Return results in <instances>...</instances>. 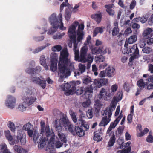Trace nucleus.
Here are the masks:
<instances>
[{"label":"nucleus","mask_w":153,"mask_h":153,"mask_svg":"<svg viewBox=\"0 0 153 153\" xmlns=\"http://www.w3.org/2000/svg\"><path fill=\"white\" fill-rule=\"evenodd\" d=\"M69 53L67 49H63L60 52L58 62V74L61 79L66 78L70 75L69 70H73L74 64L71 62L69 59Z\"/></svg>","instance_id":"obj_1"},{"label":"nucleus","mask_w":153,"mask_h":153,"mask_svg":"<svg viewBox=\"0 0 153 153\" xmlns=\"http://www.w3.org/2000/svg\"><path fill=\"white\" fill-rule=\"evenodd\" d=\"M57 125L56 129L58 130H61L62 127L64 126L66 131L71 132L74 136L77 135L79 137H82L85 135V131L83 129L76 126L74 127L73 125L66 117L63 116L61 118L60 121L59 120Z\"/></svg>","instance_id":"obj_2"},{"label":"nucleus","mask_w":153,"mask_h":153,"mask_svg":"<svg viewBox=\"0 0 153 153\" xmlns=\"http://www.w3.org/2000/svg\"><path fill=\"white\" fill-rule=\"evenodd\" d=\"M77 43L74 45L73 50L74 52L75 60L83 63H85L87 62L90 63H91L93 60V58L90 54L88 55V48L87 46H84L81 48L80 55L79 50L77 49Z\"/></svg>","instance_id":"obj_3"},{"label":"nucleus","mask_w":153,"mask_h":153,"mask_svg":"<svg viewBox=\"0 0 153 153\" xmlns=\"http://www.w3.org/2000/svg\"><path fill=\"white\" fill-rule=\"evenodd\" d=\"M49 21L51 25L52 26L48 32L49 35L53 34L57 30L59 24L60 28L62 30H65L66 28L63 27L62 23V15L61 13L59 14L58 18H57L56 14L54 13L51 14L49 18Z\"/></svg>","instance_id":"obj_4"},{"label":"nucleus","mask_w":153,"mask_h":153,"mask_svg":"<svg viewBox=\"0 0 153 153\" xmlns=\"http://www.w3.org/2000/svg\"><path fill=\"white\" fill-rule=\"evenodd\" d=\"M41 129L39 133L35 131L33 135V139L35 143H39L38 146L40 148H43L45 145V141L47 140L46 137L43 136L45 133V123L44 121L42 120L40 122Z\"/></svg>","instance_id":"obj_5"},{"label":"nucleus","mask_w":153,"mask_h":153,"mask_svg":"<svg viewBox=\"0 0 153 153\" xmlns=\"http://www.w3.org/2000/svg\"><path fill=\"white\" fill-rule=\"evenodd\" d=\"M79 25V22L76 21L72 24L68 28V35L70 39L73 42L74 45L77 43L76 41V29Z\"/></svg>","instance_id":"obj_6"},{"label":"nucleus","mask_w":153,"mask_h":153,"mask_svg":"<svg viewBox=\"0 0 153 153\" xmlns=\"http://www.w3.org/2000/svg\"><path fill=\"white\" fill-rule=\"evenodd\" d=\"M124 47L126 48L128 53H131L133 54L134 58H137L139 55V51L137 44L134 45L131 48L128 45V44L125 42Z\"/></svg>","instance_id":"obj_7"},{"label":"nucleus","mask_w":153,"mask_h":153,"mask_svg":"<svg viewBox=\"0 0 153 153\" xmlns=\"http://www.w3.org/2000/svg\"><path fill=\"white\" fill-rule=\"evenodd\" d=\"M16 101V99L14 97L8 95L5 102L6 105L10 108L13 109L14 107Z\"/></svg>","instance_id":"obj_8"},{"label":"nucleus","mask_w":153,"mask_h":153,"mask_svg":"<svg viewBox=\"0 0 153 153\" xmlns=\"http://www.w3.org/2000/svg\"><path fill=\"white\" fill-rule=\"evenodd\" d=\"M112 95V94L110 93L108 94L105 89L102 88L100 91L98 97L100 99H102L105 100H108L111 98V96Z\"/></svg>","instance_id":"obj_9"},{"label":"nucleus","mask_w":153,"mask_h":153,"mask_svg":"<svg viewBox=\"0 0 153 153\" xmlns=\"http://www.w3.org/2000/svg\"><path fill=\"white\" fill-rule=\"evenodd\" d=\"M60 120L61 118L59 119H56L55 120V121L54 126L56 130L58 131V136L59 137V139L62 142L64 143H66L67 142L66 138L64 134L60 132V131L62 130L63 126L62 127V129L60 131L56 129V125H57V122L59 121V120L60 121Z\"/></svg>","instance_id":"obj_10"},{"label":"nucleus","mask_w":153,"mask_h":153,"mask_svg":"<svg viewBox=\"0 0 153 153\" xmlns=\"http://www.w3.org/2000/svg\"><path fill=\"white\" fill-rule=\"evenodd\" d=\"M108 81V79L106 78H102L99 80L95 79L94 82V85L97 87L100 88L107 84Z\"/></svg>","instance_id":"obj_11"},{"label":"nucleus","mask_w":153,"mask_h":153,"mask_svg":"<svg viewBox=\"0 0 153 153\" xmlns=\"http://www.w3.org/2000/svg\"><path fill=\"white\" fill-rule=\"evenodd\" d=\"M23 103H25L28 105L30 106L33 104L36 100V98L33 97H24L22 98Z\"/></svg>","instance_id":"obj_12"},{"label":"nucleus","mask_w":153,"mask_h":153,"mask_svg":"<svg viewBox=\"0 0 153 153\" xmlns=\"http://www.w3.org/2000/svg\"><path fill=\"white\" fill-rule=\"evenodd\" d=\"M143 77L146 78L147 81L151 82V84H149L147 87V89L149 90L153 89V75H150L148 74H144Z\"/></svg>","instance_id":"obj_13"},{"label":"nucleus","mask_w":153,"mask_h":153,"mask_svg":"<svg viewBox=\"0 0 153 153\" xmlns=\"http://www.w3.org/2000/svg\"><path fill=\"white\" fill-rule=\"evenodd\" d=\"M77 124L79 125L81 128H83V130L84 131L88 130L89 128V125L82 118V117L78 119Z\"/></svg>","instance_id":"obj_14"},{"label":"nucleus","mask_w":153,"mask_h":153,"mask_svg":"<svg viewBox=\"0 0 153 153\" xmlns=\"http://www.w3.org/2000/svg\"><path fill=\"white\" fill-rule=\"evenodd\" d=\"M16 138V141L17 143L20 142L21 145H25L26 143V139L25 137L23 136V135L21 133H18Z\"/></svg>","instance_id":"obj_15"},{"label":"nucleus","mask_w":153,"mask_h":153,"mask_svg":"<svg viewBox=\"0 0 153 153\" xmlns=\"http://www.w3.org/2000/svg\"><path fill=\"white\" fill-rule=\"evenodd\" d=\"M115 69L112 67L109 66L106 68V74L109 77L113 76L115 74Z\"/></svg>","instance_id":"obj_16"},{"label":"nucleus","mask_w":153,"mask_h":153,"mask_svg":"<svg viewBox=\"0 0 153 153\" xmlns=\"http://www.w3.org/2000/svg\"><path fill=\"white\" fill-rule=\"evenodd\" d=\"M110 118L108 117L107 116H105L102 118V120L99 124L100 126H105L110 122Z\"/></svg>","instance_id":"obj_17"},{"label":"nucleus","mask_w":153,"mask_h":153,"mask_svg":"<svg viewBox=\"0 0 153 153\" xmlns=\"http://www.w3.org/2000/svg\"><path fill=\"white\" fill-rule=\"evenodd\" d=\"M113 5V4H111L105 5V7L106 9V11L110 16H113L115 13L114 10L112 9Z\"/></svg>","instance_id":"obj_18"},{"label":"nucleus","mask_w":153,"mask_h":153,"mask_svg":"<svg viewBox=\"0 0 153 153\" xmlns=\"http://www.w3.org/2000/svg\"><path fill=\"white\" fill-rule=\"evenodd\" d=\"M103 46H100L97 48L94 47L92 48L91 51L93 54H97L102 53Z\"/></svg>","instance_id":"obj_19"},{"label":"nucleus","mask_w":153,"mask_h":153,"mask_svg":"<svg viewBox=\"0 0 153 153\" xmlns=\"http://www.w3.org/2000/svg\"><path fill=\"white\" fill-rule=\"evenodd\" d=\"M13 149L16 152V153H27L26 150L19 146L15 145L14 146Z\"/></svg>","instance_id":"obj_20"},{"label":"nucleus","mask_w":153,"mask_h":153,"mask_svg":"<svg viewBox=\"0 0 153 153\" xmlns=\"http://www.w3.org/2000/svg\"><path fill=\"white\" fill-rule=\"evenodd\" d=\"M137 85L141 89L144 88L145 85L147 86L149 84L148 82H147L145 83L143 79H140L137 82Z\"/></svg>","instance_id":"obj_21"},{"label":"nucleus","mask_w":153,"mask_h":153,"mask_svg":"<svg viewBox=\"0 0 153 153\" xmlns=\"http://www.w3.org/2000/svg\"><path fill=\"white\" fill-rule=\"evenodd\" d=\"M152 31V30L151 28L146 29L144 31L143 33V36L145 38H148L149 37H152V35L151 33Z\"/></svg>","instance_id":"obj_22"},{"label":"nucleus","mask_w":153,"mask_h":153,"mask_svg":"<svg viewBox=\"0 0 153 153\" xmlns=\"http://www.w3.org/2000/svg\"><path fill=\"white\" fill-rule=\"evenodd\" d=\"M76 85H74V86L72 87L71 89L66 91L65 93L66 96H68L70 94H73L75 93H76Z\"/></svg>","instance_id":"obj_23"},{"label":"nucleus","mask_w":153,"mask_h":153,"mask_svg":"<svg viewBox=\"0 0 153 153\" xmlns=\"http://www.w3.org/2000/svg\"><path fill=\"white\" fill-rule=\"evenodd\" d=\"M102 17L101 13L99 14H94L91 16L92 18L96 20L97 22L99 23L101 21Z\"/></svg>","instance_id":"obj_24"},{"label":"nucleus","mask_w":153,"mask_h":153,"mask_svg":"<svg viewBox=\"0 0 153 153\" xmlns=\"http://www.w3.org/2000/svg\"><path fill=\"white\" fill-rule=\"evenodd\" d=\"M58 56L56 53H51L50 57L51 62H57Z\"/></svg>","instance_id":"obj_25"},{"label":"nucleus","mask_w":153,"mask_h":153,"mask_svg":"<svg viewBox=\"0 0 153 153\" xmlns=\"http://www.w3.org/2000/svg\"><path fill=\"white\" fill-rule=\"evenodd\" d=\"M118 123V122L115 121V120H114V122H111V123L109 127L107 130V133H109L112 129L115 128Z\"/></svg>","instance_id":"obj_26"},{"label":"nucleus","mask_w":153,"mask_h":153,"mask_svg":"<svg viewBox=\"0 0 153 153\" xmlns=\"http://www.w3.org/2000/svg\"><path fill=\"white\" fill-rule=\"evenodd\" d=\"M103 29L102 28L100 27H97L95 28L94 30L93 37H95L100 33L103 32Z\"/></svg>","instance_id":"obj_27"},{"label":"nucleus","mask_w":153,"mask_h":153,"mask_svg":"<svg viewBox=\"0 0 153 153\" xmlns=\"http://www.w3.org/2000/svg\"><path fill=\"white\" fill-rule=\"evenodd\" d=\"M71 15V12L68 8H67L65 10V18L66 20L69 21Z\"/></svg>","instance_id":"obj_28"},{"label":"nucleus","mask_w":153,"mask_h":153,"mask_svg":"<svg viewBox=\"0 0 153 153\" xmlns=\"http://www.w3.org/2000/svg\"><path fill=\"white\" fill-rule=\"evenodd\" d=\"M137 39V36L136 35H133L131 36L128 39V41L126 42L128 44H132L135 42Z\"/></svg>","instance_id":"obj_29"},{"label":"nucleus","mask_w":153,"mask_h":153,"mask_svg":"<svg viewBox=\"0 0 153 153\" xmlns=\"http://www.w3.org/2000/svg\"><path fill=\"white\" fill-rule=\"evenodd\" d=\"M122 98V93L121 92H119L117 94L116 97H114L113 100L114 102H118L121 100Z\"/></svg>","instance_id":"obj_30"},{"label":"nucleus","mask_w":153,"mask_h":153,"mask_svg":"<svg viewBox=\"0 0 153 153\" xmlns=\"http://www.w3.org/2000/svg\"><path fill=\"white\" fill-rule=\"evenodd\" d=\"M65 35L64 32L58 33L53 35L52 38L54 39H61Z\"/></svg>","instance_id":"obj_31"},{"label":"nucleus","mask_w":153,"mask_h":153,"mask_svg":"<svg viewBox=\"0 0 153 153\" xmlns=\"http://www.w3.org/2000/svg\"><path fill=\"white\" fill-rule=\"evenodd\" d=\"M116 140L115 135L113 134L110 137L108 143V145L109 147H111L113 146Z\"/></svg>","instance_id":"obj_32"},{"label":"nucleus","mask_w":153,"mask_h":153,"mask_svg":"<svg viewBox=\"0 0 153 153\" xmlns=\"http://www.w3.org/2000/svg\"><path fill=\"white\" fill-rule=\"evenodd\" d=\"M100 134V132L95 133L93 137L94 140L95 141H97V142L101 141L102 138L101 137Z\"/></svg>","instance_id":"obj_33"},{"label":"nucleus","mask_w":153,"mask_h":153,"mask_svg":"<svg viewBox=\"0 0 153 153\" xmlns=\"http://www.w3.org/2000/svg\"><path fill=\"white\" fill-rule=\"evenodd\" d=\"M5 136L9 141H12L13 138L12 135L10 134V132L9 130L5 131Z\"/></svg>","instance_id":"obj_34"},{"label":"nucleus","mask_w":153,"mask_h":153,"mask_svg":"<svg viewBox=\"0 0 153 153\" xmlns=\"http://www.w3.org/2000/svg\"><path fill=\"white\" fill-rule=\"evenodd\" d=\"M84 33L83 32H81L80 31H77V41L78 42H79L81 40L83 39L84 36Z\"/></svg>","instance_id":"obj_35"},{"label":"nucleus","mask_w":153,"mask_h":153,"mask_svg":"<svg viewBox=\"0 0 153 153\" xmlns=\"http://www.w3.org/2000/svg\"><path fill=\"white\" fill-rule=\"evenodd\" d=\"M57 63L51 62L50 70L54 72L56 70Z\"/></svg>","instance_id":"obj_36"},{"label":"nucleus","mask_w":153,"mask_h":153,"mask_svg":"<svg viewBox=\"0 0 153 153\" xmlns=\"http://www.w3.org/2000/svg\"><path fill=\"white\" fill-rule=\"evenodd\" d=\"M123 129L122 127H119L117 130V131L116 132V137H120L122 135Z\"/></svg>","instance_id":"obj_37"},{"label":"nucleus","mask_w":153,"mask_h":153,"mask_svg":"<svg viewBox=\"0 0 153 153\" xmlns=\"http://www.w3.org/2000/svg\"><path fill=\"white\" fill-rule=\"evenodd\" d=\"M70 114L71 116V118L74 123H76L77 121V119L75 113L71 111L70 112Z\"/></svg>","instance_id":"obj_38"},{"label":"nucleus","mask_w":153,"mask_h":153,"mask_svg":"<svg viewBox=\"0 0 153 153\" xmlns=\"http://www.w3.org/2000/svg\"><path fill=\"white\" fill-rule=\"evenodd\" d=\"M105 116H108V117L110 118L112 115V112L110 108H106L104 111Z\"/></svg>","instance_id":"obj_39"},{"label":"nucleus","mask_w":153,"mask_h":153,"mask_svg":"<svg viewBox=\"0 0 153 153\" xmlns=\"http://www.w3.org/2000/svg\"><path fill=\"white\" fill-rule=\"evenodd\" d=\"M71 87V85L70 84L68 83H65V84L63 85H62V88L64 91H67L68 90H69Z\"/></svg>","instance_id":"obj_40"},{"label":"nucleus","mask_w":153,"mask_h":153,"mask_svg":"<svg viewBox=\"0 0 153 153\" xmlns=\"http://www.w3.org/2000/svg\"><path fill=\"white\" fill-rule=\"evenodd\" d=\"M8 149L6 145L4 143H2L0 144V150L3 152L5 151H7Z\"/></svg>","instance_id":"obj_41"},{"label":"nucleus","mask_w":153,"mask_h":153,"mask_svg":"<svg viewBox=\"0 0 153 153\" xmlns=\"http://www.w3.org/2000/svg\"><path fill=\"white\" fill-rule=\"evenodd\" d=\"M84 94H86L87 93L90 94L93 92L92 88L91 87H87L84 88Z\"/></svg>","instance_id":"obj_42"},{"label":"nucleus","mask_w":153,"mask_h":153,"mask_svg":"<svg viewBox=\"0 0 153 153\" xmlns=\"http://www.w3.org/2000/svg\"><path fill=\"white\" fill-rule=\"evenodd\" d=\"M96 60L99 62H103L105 60V58L104 56L102 55H99L95 57Z\"/></svg>","instance_id":"obj_43"},{"label":"nucleus","mask_w":153,"mask_h":153,"mask_svg":"<svg viewBox=\"0 0 153 153\" xmlns=\"http://www.w3.org/2000/svg\"><path fill=\"white\" fill-rule=\"evenodd\" d=\"M91 82H92L91 78L89 77L84 78L83 79V83L86 85H87Z\"/></svg>","instance_id":"obj_44"},{"label":"nucleus","mask_w":153,"mask_h":153,"mask_svg":"<svg viewBox=\"0 0 153 153\" xmlns=\"http://www.w3.org/2000/svg\"><path fill=\"white\" fill-rule=\"evenodd\" d=\"M45 131L46 132V135L47 136V137H46V139L47 140L45 141V144L46 143V142L48 140V137H49V136L50 135V128L49 127H48L47 126H46L45 129Z\"/></svg>","instance_id":"obj_45"},{"label":"nucleus","mask_w":153,"mask_h":153,"mask_svg":"<svg viewBox=\"0 0 153 153\" xmlns=\"http://www.w3.org/2000/svg\"><path fill=\"white\" fill-rule=\"evenodd\" d=\"M86 115L89 119L92 118L93 116V111L92 109H88L86 113Z\"/></svg>","instance_id":"obj_46"},{"label":"nucleus","mask_w":153,"mask_h":153,"mask_svg":"<svg viewBox=\"0 0 153 153\" xmlns=\"http://www.w3.org/2000/svg\"><path fill=\"white\" fill-rule=\"evenodd\" d=\"M8 125L10 129L12 131L14 132L15 131V126L13 122H9Z\"/></svg>","instance_id":"obj_47"},{"label":"nucleus","mask_w":153,"mask_h":153,"mask_svg":"<svg viewBox=\"0 0 153 153\" xmlns=\"http://www.w3.org/2000/svg\"><path fill=\"white\" fill-rule=\"evenodd\" d=\"M79 68L81 73L84 72L86 69V66L85 65L80 64L79 65Z\"/></svg>","instance_id":"obj_48"},{"label":"nucleus","mask_w":153,"mask_h":153,"mask_svg":"<svg viewBox=\"0 0 153 153\" xmlns=\"http://www.w3.org/2000/svg\"><path fill=\"white\" fill-rule=\"evenodd\" d=\"M31 124L30 123H28L25 125H24L23 127V130L28 131L31 130Z\"/></svg>","instance_id":"obj_49"},{"label":"nucleus","mask_w":153,"mask_h":153,"mask_svg":"<svg viewBox=\"0 0 153 153\" xmlns=\"http://www.w3.org/2000/svg\"><path fill=\"white\" fill-rule=\"evenodd\" d=\"M62 49V48L60 45H59L56 46H54L52 48V50L54 51H59Z\"/></svg>","instance_id":"obj_50"},{"label":"nucleus","mask_w":153,"mask_h":153,"mask_svg":"<svg viewBox=\"0 0 153 153\" xmlns=\"http://www.w3.org/2000/svg\"><path fill=\"white\" fill-rule=\"evenodd\" d=\"M38 85L42 87L43 89H45L46 86V81L41 80Z\"/></svg>","instance_id":"obj_51"},{"label":"nucleus","mask_w":153,"mask_h":153,"mask_svg":"<svg viewBox=\"0 0 153 153\" xmlns=\"http://www.w3.org/2000/svg\"><path fill=\"white\" fill-rule=\"evenodd\" d=\"M26 71L27 73L32 75H33L35 74L34 68H28L26 70Z\"/></svg>","instance_id":"obj_52"},{"label":"nucleus","mask_w":153,"mask_h":153,"mask_svg":"<svg viewBox=\"0 0 153 153\" xmlns=\"http://www.w3.org/2000/svg\"><path fill=\"white\" fill-rule=\"evenodd\" d=\"M84 88L83 87H80L77 89H76V93L77 95H80L84 92Z\"/></svg>","instance_id":"obj_53"},{"label":"nucleus","mask_w":153,"mask_h":153,"mask_svg":"<svg viewBox=\"0 0 153 153\" xmlns=\"http://www.w3.org/2000/svg\"><path fill=\"white\" fill-rule=\"evenodd\" d=\"M46 46H43L38 48L36 49L33 51V53H36L38 52L41 51L42 50L44 49L45 47Z\"/></svg>","instance_id":"obj_54"},{"label":"nucleus","mask_w":153,"mask_h":153,"mask_svg":"<svg viewBox=\"0 0 153 153\" xmlns=\"http://www.w3.org/2000/svg\"><path fill=\"white\" fill-rule=\"evenodd\" d=\"M31 80L33 83L38 84L40 81L41 79L38 77H33L31 78Z\"/></svg>","instance_id":"obj_55"},{"label":"nucleus","mask_w":153,"mask_h":153,"mask_svg":"<svg viewBox=\"0 0 153 153\" xmlns=\"http://www.w3.org/2000/svg\"><path fill=\"white\" fill-rule=\"evenodd\" d=\"M119 30L118 28H114L112 30V35L113 36H116L119 33Z\"/></svg>","instance_id":"obj_56"},{"label":"nucleus","mask_w":153,"mask_h":153,"mask_svg":"<svg viewBox=\"0 0 153 153\" xmlns=\"http://www.w3.org/2000/svg\"><path fill=\"white\" fill-rule=\"evenodd\" d=\"M90 100H88L86 102H83L82 104V105L84 107H87L90 105Z\"/></svg>","instance_id":"obj_57"},{"label":"nucleus","mask_w":153,"mask_h":153,"mask_svg":"<svg viewBox=\"0 0 153 153\" xmlns=\"http://www.w3.org/2000/svg\"><path fill=\"white\" fill-rule=\"evenodd\" d=\"M146 141L149 143H152L153 142V136L149 134L146 138Z\"/></svg>","instance_id":"obj_58"},{"label":"nucleus","mask_w":153,"mask_h":153,"mask_svg":"<svg viewBox=\"0 0 153 153\" xmlns=\"http://www.w3.org/2000/svg\"><path fill=\"white\" fill-rule=\"evenodd\" d=\"M136 2L135 0H133L130 5V8L131 9H133L135 7Z\"/></svg>","instance_id":"obj_59"},{"label":"nucleus","mask_w":153,"mask_h":153,"mask_svg":"<svg viewBox=\"0 0 153 153\" xmlns=\"http://www.w3.org/2000/svg\"><path fill=\"white\" fill-rule=\"evenodd\" d=\"M150 48L149 47H145L142 49V51L144 53H149L150 52Z\"/></svg>","instance_id":"obj_60"},{"label":"nucleus","mask_w":153,"mask_h":153,"mask_svg":"<svg viewBox=\"0 0 153 153\" xmlns=\"http://www.w3.org/2000/svg\"><path fill=\"white\" fill-rule=\"evenodd\" d=\"M24 104L23 103V104L22 103L19 105L18 108L20 111H23L25 110L26 106L24 105Z\"/></svg>","instance_id":"obj_61"},{"label":"nucleus","mask_w":153,"mask_h":153,"mask_svg":"<svg viewBox=\"0 0 153 153\" xmlns=\"http://www.w3.org/2000/svg\"><path fill=\"white\" fill-rule=\"evenodd\" d=\"M40 62L41 64L46 62V60L45 57L44 55L41 56L40 58Z\"/></svg>","instance_id":"obj_62"},{"label":"nucleus","mask_w":153,"mask_h":153,"mask_svg":"<svg viewBox=\"0 0 153 153\" xmlns=\"http://www.w3.org/2000/svg\"><path fill=\"white\" fill-rule=\"evenodd\" d=\"M151 37H149L146 40L147 43L149 45H151L153 44V38H151Z\"/></svg>","instance_id":"obj_63"},{"label":"nucleus","mask_w":153,"mask_h":153,"mask_svg":"<svg viewBox=\"0 0 153 153\" xmlns=\"http://www.w3.org/2000/svg\"><path fill=\"white\" fill-rule=\"evenodd\" d=\"M118 88L117 85L116 84L112 85L111 87V92L112 93L116 91Z\"/></svg>","instance_id":"obj_64"}]
</instances>
